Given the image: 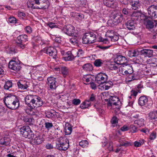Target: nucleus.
I'll list each match as a JSON object with an SVG mask.
<instances>
[{
	"instance_id": "1",
	"label": "nucleus",
	"mask_w": 157,
	"mask_h": 157,
	"mask_svg": "<svg viewBox=\"0 0 157 157\" xmlns=\"http://www.w3.org/2000/svg\"><path fill=\"white\" fill-rule=\"evenodd\" d=\"M3 101L8 108L15 109L18 107L19 101L16 96L11 94H6L3 99Z\"/></svg>"
},
{
	"instance_id": "2",
	"label": "nucleus",
	"mask_w": 157,
	"mask_h": 157,
	"mask_svg": "<svg viewBox=\"0 0 157 157\" xmlns=\"http://www.w3.org/2000/svg\"><path fill=\"white\" fill-rule=\"evenodd\" d=\"M69 146L68 140L65 137H61L56 142V147L61 151L67 150Z\"/></svg>"
},
{
	"instance_id": "3",
	"label": "nucleus",
	"mask_w": 157,
	"mask_h": 157,
	"mask_svg": "<svg viewBox=\"0 0 157 157\" xmlns=\"http://www.w3.org/2000/svg\"><path fill=\"white\" fill-rule=\"evenodd\" d=\"M95 35L92 33H86L82 37V42L84 44H90L95 42Z\"/></svg>"
},
{
	"instance_id": "4",
	"label": "nucleus",
	"mask_w": 157,
	"mask_h": 157,
	"mask_svg": "<svg viewBox=\"0 0 157 157\" xmlns=\"http://www.w3.org/2000/svg\"><path fill=\"white\" fill-rule=\"evenodd\" d=\"M43 102L41 98L36 96H33V99L30 101V110L41 106ZM31 111L30 110V112ZM31 113H30V114Z\"/></svg>"
},
{
	"instance_id": "5",
	"label": "nucleus",
	"mask_w": 157,
	"mask_h": 157,
	"mask_svg": "<svg viewBox=\"0 0 157 157\" xmlns=\"http://www.w3.org/2000/svg\"><path fill=\"white\" fill-rule=\"evenodd\" d=\"M62 31L69 36H76L78 33L77 31L75 30V28L71 25L64 26Z\"/></svg>"
},
{
	"instance_id": "6",
	"label": "nucleus",
	"mask_w": 157,
	"mask_h": 157,
	"mask_svg": "<svg viewBox=\"0 0 157 157\" xmlns=\"http://www.w3.org/2000/svg\"><path fill=\"white\" fill-rule=\"evenodd\" d=\"M120 104V101L118 98L116 96H111L109 99L108 104V108L111 110L115 109L114 106L118 105Z\"/></svg>"
},
{
	"instance_id": "7",
	"label": "nucleus",
	"mask_w": 157,
	"mask_h": 157,
	"mask_svg": "<svg viewBox=\"0 0 157 157\" xmlns=\"http://www.w3.org/2000/svg\"><path fill=\"white\" fill-rule=\"evenodd\" d=\"M30 140L31 143L35 144H39L41 143L44 141V139L42 136L40 135H34L31 134L30 135Z\"/></svg>"
},
{
	"instance_id": "8",
	"label": "nucleus",
	"mask_w": 157,
	"mask_h": 157,
	"mask_svg": "<svg viewBox=\"0 0 157 157\" xmlns=\"http://www.w3.org/2000/svg\"><path fill=\"white\" fill-rule=\"evenodd\" d=\"M148 100L147 98L145 96H142L140 97L138 100V104L140 106H144L145 107L150 108L151 106L152 103Z\"/></svg>"
},
{
	"instance_id": "9",
	"label": "nucleus",
	"mask_w": 157,
	"mask_h": 157,
	"mask_svg": "<svg viewBox=\"0 0 157 157\" xmlns=\"http://www.w3.org/2000/svg\"><path fill=\"white\" fill-rule=\"evenodd\" d=\"M28 37L26 35H21L17 37L16 42L18 46L23 49L25 48V45L22 44L23 42L28 40Z\"/></svg>"
},
{
	"instance_id": "10",
	"label": "nucleus",
	"mask_w": 157,
	"mask_h": 157,
	"mask_svg": "<svg viewBox=\"0 0 157 157\" xmlns=\"http://www.w3.org/2000/svg\"><path fill=\"white\" fill-rule=\"evenodd\" d=\"M44 51L46 54L56 59L57 57V52L56 49L52 47H48L44 49Z\"/></svg>"
},
{
	"instance_id": "11",
	"label": "nucleus",
	"mask_w": 157,
	"mask_h": 157,
	"mask_svg": "<svg viewBox=\"0 0 157 157\" xmlns=\"http://www.w3.org/2000/svg\"><path fill=\"white\" fill-rule=\"evenodd\" d=\"M9 68L13 70L18 71L21 68V67L19 63V61L17 62L16 61L13 60H11L9 63Z\"/></svg>"
},
{
	"instance_id": "12",
	"label": "nucleus",
	"mask_w": 157,
	"mask_h": 157,
	"mask_svg": "<svg viewBox=\"0 0 157 157\" xmlns=\"http://www.w3.org/2000/svg\"><path fill=\"white\" fill-rule=\"evenodd\" d=\"M148 13L150 17H157V6L152 5L149 6L148 8Z\"/></svg>"
},
{
	"instance_id": "13",
	"label": "nucleus",
	"mask_w": 157,
	"mask_h": 157,
	"mask_svg": "<svg viewBox=\"0 0 157 157\" xmlns=\"http://www.w3.org/2000/svg\"><path fill=\"white\" fill-rule=\"evenodd\" d=\"M114 63L117 64H122L127 66V60L126 58L121 55H117L114 59Z\"/></svg>"
},
{
	"instance_id": "14",
	"label": "nucleus",
	"mask_w": 157,
	"mask_h": 157,
	"mask_svg": "<svg viewBox=\"0 0 157 157\" xmlns=\"http://www.w3.org/2000/svg\"><path fill=\"white\" fill-rule=\"evenodd\" d=\"M48 84L49 87L52 90L55 89L56 86V78L53 77H50L47 78Z\"/></svg>"
},
{
	"instance_id": "15",
	"label": "nucleus",
	"mask_w": 157,
	"mask_h": 157,
	"mask_svg": "<svg viewBox=\"0 0 157 157\" xmlns=\"http://www.w3.org/2000/svg\"><path fill=\"white\" fill-rule=\"evenodd\" d=\"M132 18L135 20H142L144 19L145 15L139 11L134 12L131 15Z\"/></svg>"
},
{
	"instance_id": "16",
	"label": "nucleus",
	"mask_w": 157,
	"mask_h": 157,
	"mask_svg": "<svg viewBox=\"0 0 157 157\" xmlns=\"http://www.w3.org/2000/svg\"><path fill=\"white\" fill-rule=\"evenodd\" d=\"M113 85L112 82L103 83L98 86V88L101 90H105L109 89Z\"/></svg>"
},
{
	"instance_id": "17",
	"label": "nucleus",
	"mask_w": 157,
	"mask_h": 157,
	"mask_svg": "<svg viewBox=\"0 0 157 157\" xmlns=\"http://www.w3.org/2000/svg\"><path fill=\"white\" fill-rule=\"evenodd\" d=\"M108 77L105 73H100L98 74L96 77L97 81H106L108 79Z\"/></svg>"
},
{
	"instance_id": "18",
	"label": "nucleus",
	"mask_w": 157,
	"mask_h": 157,
	"mask_svg": "<svg viewBox=\"0 0 157 157\" xmlns=\"http://www.w3.org/2000/svg\"><path fill=\"white\" fill-rule=\"evenodd\" d=\"M75 57V55L72 54L71 51L66 52L65 56L63 57V59L66 61H72Z\"/></svg>"
},
{
	"instance_id": "19",
	"label": "nucleus",
	"mask_w": 157,
	"mask_h": 157,
	"mask_svg": "<svg viewBox=\"0 0 157 157\" xmlns=\"http://www.w3.org/2000/svg\"><path fill=\"white\" fill-rule=\"evenodd\" d=\"M104 3L106 6L109 7L115 8L118 6V3L113 0H104Z\"/></svg>"
},
{
	"instance_id": "20",
	"label": "nucleus",
	"mask_w": 157,
	"mask_h": 157,
	"mask_svg": "<svg viewBox=\"0 0 157 157\" xmlns=\"http://www.w3.org/2000/svg\"><path fill=\"white\" fill-rule=\"evenodd\" d=\"M21 134H23L25 137H28L29 135V128L28 126H25L20 128Z\"/></svg>"
},
{
	"instance_id": "21",
	"label": "nucleus",
	"mask_w": 157,
	"mask_h": 157,
	"mask_svg": "<svg viewBox=\"0 0 157 157\" xmlns=\"http://www.w3.org/2000/svg\"><path fill=\"white\" fill-rule=\"evenodd\" d=\"M141 53L146 56L149 57L153 56V51L151 49H144L141 51Z\"/></svg>"
},
{
	"instance_id": "22",
	"label": "nucleus",
	"mask_w": 157,
	"mask_h": 157,
	"mask_svg": "<svg viewBox=\"0 0 157 157\" xmlns=\"http://www.w3.org/2000/svg\"><path fill=\"white\" fill-rule=\"evenodd\" d=\"M113 17L115 24L121 22L123 19V15L121 14H117L116 16H113Z\"/></svg>"
},
{
	"instance_id": "23",
	"label": "nucleus",
	"mask_w": 157,
	"mask_h": 157,
	"mask_svg": "<svg viewBox=\"0 0 157 157\" xmlns=\"http://www.w3.org/2000/svg\"><path fill=\"white\" fill-rule=\"evenodd\" d=\"M127 28L129 30H133L135 28L134 23L133 20H130L127 21L126 24Z\"/></svg>"
},
{
	"instance_id": "24",
	"label": "nucleus",
	"mask_w": 157,
	"mask_h": 157,
	"mask_svg": "<svg viewBox=\"0 0 157 157\" xmlns=\"http://www.w3.org/2000/svg\"><path fill=\"white\" fill-rule=\"evenodd\" d=\"M138 52L137 50H132L128 52V56L130 57L136 56L138 55Z\"/></svg>"
},
{
	"instance_id": "25",
	"label": "nucleus",
	"mask_w": 157,
	"mask_h": 157,
	"mask_svg": "<svg viewBox=\"0 0 157 157\" xmlns=\"http://www.w3.org/2000/svg\"><path fill=\"white\" fill-rule=\"evenodd\" d=\"M148 64L153 67H157V58H152L148 60Z\"/></svg>"
},
{
	"instance_id": "26",
	"label": "nucleus",
	"mask_w": 157,
	"mask_h": 157,
	"mask_svg": "<svg viewBox=\"0 0 157 157\" xmlns=\"http://www.w3.org/2000/svg\"><path fill=\"white\" fill-rule=\"evenodd\" d=\"M90 104L91 102L89 101L86 100L81 104L80 107L82 109L87 108L90 106Z\"/></svg>"
},
{
	"instance_id": "27",
	"label": "nucleus",
	"mask_w": 157,
	"mask_h": 157,
	"mask_svg": "<svg viewBox=\"0 0 157 157\" xmlns=\"http://www.w3.org/2000/svg\"><path fill=\"white\" fill-rule=\"evenodd\" d=\"M149 117L151 120H154L157 121V112L155 111L150 112L149 114Z\"/></svg>"
},
{
	"instance_id": "28",
	"label": "nucleus",
	"mask_w": 157,
	"mask_h": 157,
	"mask_svg": "<svg viewBox=\"0 0 157 157\" xmlns=\"http://www.w3.org/2000/svg\"><path fill=\"white\" fill-rule=\"evenodd\" d=\"M134 123L137 124L138 127H140L144 125V120L142 118H141L135 121Z\"/></svg>"
},
{
	"instance_id": "29",
	"label": "nucleus",
	"mask_w": 157,
	"mask_h": 157,
	"mask_svg": "<svg viewBox=\"0 0 157 157\" xmlns=\"http://www.w3.org/2000/svg\"><path fill=\"white\" fill-rule=\"evenodd\" d=\"M120 146H128L131 145L132 144L127 141L123 140V139H121L120 140Z\"/></svg>"
},
{
	"instance_id": "30",
	"label": "nucleus",
	"mask_w": 157,
	"mask_h": 157,
	"mask_svg": "<svg viewBox=\"0 0 157 157\" xmlns=\"http://www.w3.org/2000/svg\"><path fill=\"white\" fill-rule=\"evenodd\" d=\"M144 140L143 139H140L138 141H136L134 143V146L136 147H140L144 143Z\"/></svg>"
},
{
	"instance_id": "31",
	"label": "nucleus",
	"mask_w": 157,
	"mask_h": 157,
	"mask_svg": "<svg viewBox=\"0 0 157 157\" xmlns=\"http://www.w3.org/2000/svg\"><path fill=\"white\" fill-rule=\"evenodd\" d=\"M82 68L84 70L88 71H91L93 69L92 65L89 63L85 64L82 66Z\"/></svg>"
},
{
	"instance_id": "32",
	"label": "nucleus",
	"mask_w": 157,
	"mask_h": 157,
	"mask_svg": "<svg viewBox=\"0 0 157 157\" xmlns=\"http://www.w3.org/2000/svg\"><path fill=\"white\" fill-rule=\"evenodd\" d=\"M132 8L135 10L138 9L140 6V3L138 1H132L130 2Z\"/></svg>"
},
{
	"instance_id": "33",
	"label": "nucleus",
	"mask_w": 157,
	"mask_h": 157,
	"mask_svg": "<svg viewBox=\"0 0 157 157\" xmlns=\"http://www.w3.org/2000/svg\"><path fill=\"white\" fill-rule=\"evenodd\" d=\"M104 62L101 59H97L94 62V64L97 67H99L103 64Z\"/></svg>"
},
{
	"instance_id": "34",
	"label": "nucleus",
	"mask_w": 157,
	"mask_h": 157,
	"mask_svg": "<svg viewBox=\"0 0 157 157\" xmlns=\"http://www.w3.org/2000/svg\"><path fill=\"white\" fill-rule=\"evenodd\" d=\"M91 79V75H84L82 77L83 81L86 82H89Z\"/></svg>"
},
{
	"instance_id": "35",
	"label": "nucleus",
	"mask_w": 157,
	"mask_h": 157,
	"mask_svg": "<svg viewBox=\"0 0 157 157\" xmlns=\"http://www.w3.org/2000/svg\"><path fill=\"white\" fill-rule=\"evenodd\" d=\"M118 65L114 62L113 63L110 64L109 67L111 70H116L118 69Z\"/></svg>"
},
{
	"instance_id": "36",
	"label": "nucleus",
	"mask_w": 157,
	"mask_h": 157,
	"mask_svg": "<svg viewBox=\"0 0 157 157\" xmlns=\"http://www.w3.org/2000/svg\"><path fill=\"white\" fill-rule=\"evenodd\" d=\"M61 72L63 76H65L68 74V69L66 67H63L61 68Z\"/></svg>"
},
{
	"instance_id": "37",
	"label": "nucleus",
	"mask_w": 157,
	"mask_h": 157,
	"mask_svg": "<svg viewBox=\"0 0 157 157\" xmlns=\"http://www.w3.org/2000/svg\"><path fill=\"white\" fill-rule=\"evenodd\" d=\"M88 144V142L86 140H82L79 142V145L83 148L87 147Z\"/></svg>"
},
{
	"instance_id": "38",
	"label": "nucleus",
	"mask_w": 157,
	"mask_h": 157,
	"mask_svg": "<svg viewBox=\"0 0 157 157\" xmlns=\"http://www.w3.org/2000/svg\"><path fill=\"white\" fill-rule=\"evenodd\" d=\"M0 142V145L2 147H4L5 146H8L10 144L8 142L5 141L4 139H1Z\"/></svg>"
},
{
	"instance_id": "39",
	"label": "nucleus",
	"mask_w": 157,
	"mask_h": 157,
	"mask_svg": "<svg viewBox=\"0 0 157 157\" xmlns=\"http://www.w3.org/2000/svg\"><path fill=\"white\" fill-rule=\"evenodd\" d=\"M34 68H35V67H34L32 66L30 67V69H32V68H33V71L31 72L32 74H31V76L32 78L36 79V78H35V77H37V74L36 73V69H34Z\"/></svg>"
},
{
	"instance_id": "40",
	"label": "nucleus",
	"mask_w": 157,
	"mask_h": 157,
	"mask_svg": "<svg viewBox=\"0 0 157 157\" xmlns=\"http://www.w3.org/2000/svg\"><path fill=\"white\" fill-rule=\"evenodd\" d=\"M12 83L10 81H7L5 82L4 85V88L5 89L8 90L9 89L12 87Z\"/></svg>"
},
{
	"instance_id": "41",
	"label": "nucleus",
	"mask_w": 157,
	"mask_h": 157,
	"mask_svg": "<svg viewBox=\"0 0 157 157\" xmlns=\"http://www.w3.org/2000/svg\"><path fill=\"white\" fill-rule=\"evenodd\" d=\"M146 25V27L148 29H152L154 26L153 23L150 20H148L147 21Z\"/></svg>"
},
{
	"instance_id": "42",
	"label": "nucleus",
	"mask_w": 157,
	"mask_h": 157,
	"mask_svg": "<svg viewBox=\"0 0 157 157\" xmlns=\"http://www.w3.org/2000/svg\"><path fill=\"white\" fill-rule=\"evenodd\" d=\"M44 125L45 128L48 130H50L53 126V124L52 123L48 122H45Z\"/></svg>"
},
{
	"instance_id": "43",
	"label": "nucleus",
	"mask_w": 157,
	"mask_h": 157,
	"mask_svg": "<svg viewBox=\"0 0 157 157\" xmlns=\"http://www.w3.org/2000/svg\"><path fill=\"white\" fill-rule=\"evenodd\" d=\"M109 37L113 41H116L119 39V36L117 35H113V36H109Z\"/></svg>"
},
{
	"instance_id": "44",
	"label": "nucleus",
	"mask_w": 157,
	"mask_h": 157,
	"mask_svg": "<svg viewBox=\"0 0 157 157\" xmlns=\"http://www.w3.org/2000/svg\"><path fill=\"white\" fill-rule=\"evenodd\" d=\"M65 132L66 135H69L72 132V128L71 127H66L65 128Z\"/></svg>"
},
{
	"instance_id": "45",
	"label": "nucleus",
	"mask_w": 157,
	"mask_h": 157,
	"mask_svg": "<svg viewBox=\"0 0 157 157\" xmlns=\"http://www.w3.org/2000/svg\"><path fill=\"white\" fill-rule=\"evenodd\" d=\"M129 129L131 132L135 133L136 132L137 128L135 125L132 124L130 126Z\"/></svg>"
},
{
	"instance_id": "46",
	"label": "nucleus",
	"mask_w": 157,
	"mask_h": 157,
	"mask_svg": "<svg viewBox=\"0 0 157 157\" xmlns=\"http://www.w3.org/2000/svg\"><path fill=\"white\" fill-rule=\"evenodd\" d=\"M8 22L10 23H16L17 19L13 17H10L8 18Z\"/></svg>"
},
{
	"instance_id": "47",
	"label": "nucleus",
	"mask_w": 157,
	"mask_h": 157,
	"mask_svg": "<svg viewBox=\"0 0 157 157\" xmlns=\"http://www.w3.org/2000/svg\"><path fill=\"white\" fill-rule=\"evenodd\" d=\"M74 36L75 37H72L70 39V42L73 45H75V44H77L78 42L77 39L76 37V36Z\"/></svg>"
},
{
	"instance_id": "48",
	"label": "nucleus",
	"mask_w": 157,
	"mask_h": 157,
	"mask_svg": "<svg viewBox=\"0 0 157 157\" xmlns=\"http://www.w3.org/2000/svg\"><path fill=\"white\" fill-rule=\"evenodd\" d=\"M136 79L135 76L132 75H130L126 78L127 81L130 82Z\"/></svg>"
},
{
	"instance_id": "49",
	"label": "nucleus",
	"mask_w": 157,
	"mask_h": 157,
	"mask_svg": "<svg viewBox=\"0 0 157 157\" xmlns=\"http://www.w3.org/2000/svg\"><path fill=\"white\" fill-rule=\"evenodd\" d=\"M77 55L75 56V57H79L80 56L82 55H83L84 54V52L81 49H79L78 50V51L76 52Z\"/></svg>"
},
{
	"instance_id": "50",
	"label": "nucleus",
	"mask_w": 157,
	"mask_h": 157,
	"mask_svg": "<svg viewBox=\"0 0 157 157\" xmlns=\"http://www.w3.org/2000/svg\"><path fill=\"white\" fill-rule=\"evenodd\" d=\"M81 101L79 99H74L72 101V103L75 105H78L80 104Z\"/></svg>"
},
{
	"instance_id": "51",
	"label": "nucleus",
	"mask_w": 157,
	"mask_h": 157,
	"mask_svg": "<svg viewBox=\"0 0 157 157\" xmlns=\"http://www.w3.org/2000/svg\"><path fill=\"white\" fill-rule=\"evenodd\" d=\"M127 66L125 65L126 66V68L128 70V73L129 74H131L133 72V69L132 67L130 65H128L127 64Z\"/></svg>"
},
{
	"instance_id": "52",
	"label": "nucleus",
	"mask_w": 157,
	"mask_h": 157,
	"mask_svg": "<svg viewBox=\"0 0 157 157\" xmlns=\"http://www.w3.org/2000/svg\"><path fill=\"white\" fill-rule=\"evenodd\" d=\"M111 123L112 124H116L118 123V119L116 117H114L111 119Z\"/></svg>"
},
{
	"instance_id": "53",
	"label": "nucleus",
	"mask_w": 157,
	"mask_h": 157,
	"mask_svg": "<svg viewBox=\"0 0 157 157\" xmlns=\"http://www.w3.org/2000/svg\"><path fill=\"white\" fill-rule=\"evenodd\" d=\"M156 133L155 132H152L150 136V139L151 140L155 139L156 137Z\"/></svg>"
},
{
	"instance_id": "54",
	"label": "nucleus",
	"mask_w": 157,
	"mask_h": 157,
	"mask_svg": "<svg viewBox=\"0 0 157 157\" xmlns=\"http://www.w3.org/2000/svg\"><path fill=\"white\" fill-rule=\"evenodd\" d=\"M25 104L28 106H29V96L27 95L25 98Z\"/></svg>"
},
{
	"instance_id": "55",
	"label": "nucleus",
	"mask_w": 157,
	"mask_h": 157,
	"mask_svg": "<svg viewBox=\"0 0 157 157\" xmlns=\"http://www.w3.org/2000/svg\"><path fill=\"white\" fill-rule=\"evenodd\" d=\"M17 85L19 87V88L22 89H26L27 87L26 86H24V85L22 84L21 82H18L17 83Z\"/></svg>"
},
{
	"instance_id": "56",
	"label": "nucleus",
	"mask_w": 157,
	"mask_h": 157,
	"mask_svg": "<svg viewBox=\"0 0 157 157\" xmlns=\"http://www.w3.org/2000/svg\"><path fill=\"white\" fill-rule=\"evenodd\" d=\"M54 115V114L50 112H48L46 114V116L48 118H51Z\"/></svg>"
},
{
	"instance_id": "57",
	"label": "nucleus",
	"mask_w": 157,
	"mask_h": 157,
	"mask_svg": "<svg viewBox=\"0 0 157 157\" xmlns=\"http://www.w3.org/2000/svg\"><path fill=\"white\" fill-rule=\"evenodd\" d=\"M130 0H120L121 4L123 5H127L130 2Z\"/></svg>"
},
{
	"instance_id": "58",
	"label": "nucleus",
	"mask_w": 157,
	"mask_h": 157,
	"mask_svg": "<svg viewBox=\"0 0 157 157\" xmlns=\"http://www.w3.org/2000/svg\"><path fill=\"white\" fill-rule=\"evenodd\" d=\"M140 130L141 132L145 133L146 134H148L149 132V129L147 128L141 129Z\"/></svg>"
},
{
	"instance_id": "59",
	"label": "nucleus",
	"mask_w": 157,
	"mask_h": 157,
	"mask_svg": "<svg viewBox=\"0 0 157 157\" xmlns=\"http://www.w3.org/2000/svg\"><path fill=\"white\" fill-rule=\"evenodd\" d=\"M76 16H78L77 17H78V19L80 20L83 19L84 17V15L82 14L77 13L76 14Z\"/></svg>"
},
{
	"instance_id": "60",
	"label": "nucleus",
	"mask_w": 157,
	"mask_h": 157,
	"mask_svg": "<svg viewBox=\"0 0 157 157\" xmlns=\"http://www.w3.org/2000/svg\"><path fill=\"white\" fill-rule=\"evenodd\" d=\"M137 93L138 92L137 91L134 90H132L130 92V95H131L132 96L135 97L137 95Z\"/></svg>"
},
{
	"instance_id": "61",
	"label": "nucleus",
	"mask_w": 157,
	"mask_h": 157,
	"mask_svg": "<svg viewBox=\"0 0 157 157\" xmlns=\"http://www.w3.org/2000/svg\"><path fill=\"white\" fill-rule=\"evenodd\" d=\"M129 129V127L126 125H124L121 128V130L122 131H128Z\"/></svg>"
},
{
	"instance_id": "62",
	"label": "nucleus",
	"mask_w": 157,
	"mask_h": 157,
	"mask_svg": "<svg viewBox=\"0 0 157 157\" xmlns=\"http://www.w3.org/2000/svg\"><path fill=\"white\" fill-rule=\"evenodd\" d=\"M90 87L92 89L95 90L97 88V86L94 82H90Z\"/></svg>"
},
{
	"instance_id": "63",
	"label": "nucleus",
	"mask_w": 157,
	"mask_h": 157,
	"mask_svg": "<svg viewBox=\"0 0 157 157\" xmlns=\"http://www.w3.org/2000/svg\"><path fill=\"white\" fill-rule=\"evenodd\" d=\"M67 98V97L66 95H63L62 94L59 95V98L61 100L64 101Z\"/></svg>"
},
{
	"instance_id": "64",
	"label": "nucleus",
	"mask_w": 157,
	"mask_h": 157,
	"mask_svg": "<svg viewBox=\"0 0 157 157\" xmlns=\"http://www.w3.org/2000/svg\"><path fill=\"white\" fill-rule=\"evenodd\" d=\"M46 147L48 149H50L53 148V146L52 144L48 143L46 144Z\"/></svg>"
}]
</instances>
